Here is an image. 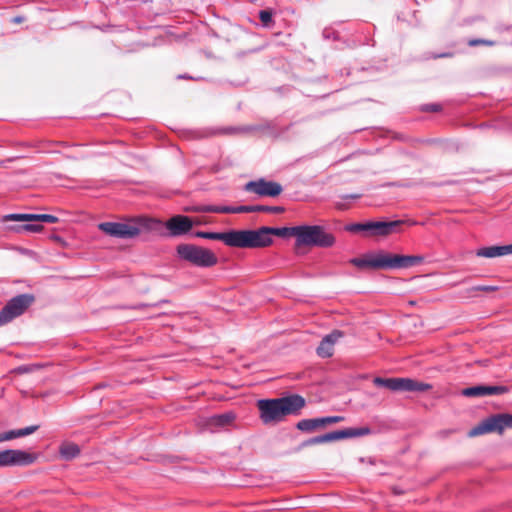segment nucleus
I'll use <instances>...</instances> for the list:
<instances>
[{
    "label": "nucleus",
    "instance_id": "obj_22",
    "mask_svg": "<svg viewBox=\"0 0 512 512\" xmlns=\"http://www.w3.org/2000/svg\"><path fill=\"white\" fill-rule=\"evenodd\" d=\"M188 211L204 212V213H235V207L230 206H213L204 205L195 207L193 209H187Z\"/></svg>",
    "mask_w": 512,
    "mask_h": 512
},
{
    "label": "nucleus",
    "instance_id": "obj_16",
    "mask_svg": "<svg viewBox=\"0 0 512 512\" xmlns=\"http://www.w3.org/2000/svg\"><path fill=\"white\" fill-rule=\"evenodd\" d=\"M507 391L508 389L505 386L478 385L463 389L462 395L466 397H482L488 395L504 394Z\"/></svg>",
    "mask_w": 512,
    "mask_h": 512
},
{
    "label": "nucleus",
    "instance_id": "obj_1",
    "mask_svg": "<svg viewBox=\"0 0 512 512\" xmlns=\"http://www.w3.org/2000/svg\"><path fill=\"white\" fill-rule=\"evenodd\" d=\"M305 405V399L298 394L257 402L260 419L264 424H275L288 415H298Z\"/></svg>",
    "mask_w": 512,
    "mask_h": 512
},
{
    "label": "nucleus",
    "instance_id": "obj_20",
    "mask_svg": "<svg viewBox=\"0 0 512 512\" xmlns=\"http://www.w3.org/2000/svg\"><path fill=\"white\" fill-rule=\"evenodd\" d=\"M80 447L73 442H64L59 447V454L64 460H72L80 455Z\"/></svg>",
    "mask_w": 512,
    "mask_h": 512
},
{
    "label": "nucleus",
    "instance_id": "obj_15",
    "mask_svg": "<svg viewBox=\"0 0 512 512\" xmlns=\"http://www.w3.org/2000/svg\"><path fill=\"white\" fill-rule=\"evenodd\" d=\"M58 218L54 215L50 214H28V213H19V214H8L3 217V221H19V222H47V223H57Z\"/></svg>",
    "mask_w": 512,
    "mask_h": 512
},
{
    "label": "nucleus",
    "instance_id": "obj_10",
    "mask_svg": "<svg viewBox=\"0 0 512 512\" xmlns=\"http://www.w3.org/2000/svg\"><path fill=\"white\" fill-rule=\"evenodd\" d=\"M37 460V455L23 450L7 449L0 451V467L27 466Z\"/></svg>",
    "mask_w": 512,
    "mask_h": 512
},
{
    "label": "nucleus",
    "instance_id": "obj_32",
    "mask_svg": "<svg viewBox=\"0 0 512 512\" xmlns=\"http://www.w3.org/2000/svg\"><path fill=\"white\" fill-rule=\"evenodd\" d=\"M368 222L366 223H355L350 225L347 230L351 232L367 231Z\"/></svg>",
    "mask_w": 512,
    "mask_h": 512
},
{
    "label": "nucleus",
    "instance_id": "obj_8",
    "mask_svg": "<svg viewBox=\"0 0 512 512\" xmlns=\"http://www.w3.org/2000/svg\"><path fill=\"white\" fill-rule=\"evenodd\" d=\"M35 301L32 294H21L11 300L0 311V326L22 315Z\"/></svg>",
    "mask_w": 512,
    "mask_h": 512
},
{
    "label": "nucleus",
    "instance_id": "obj_33",
    "mask_svg": "<svg viewBox=\"0 0 512 512\" xmlns=\"http://www.w3.org/2000/svg\"><path fill=\"white\" fill-rule=\"evenodd\" d=\"M251 212H256V205L235 207V213H251Z\"/></svg>",
    "mask_w": 512,
    "mask_h": 512
},
{
    "label": "nucleus",
    "instance_id": "obj_37",
    "mask_svg": "<svg viewBox=\"0 0 512 512\" xmlns=\"http://www.w3.org/2000/svg\"><path fill=\"white\" fill-rule=\"evenodd\" d=\"M18 370H19L20 372H29V371H31V369H30V368H28V367H20Z\"/></svg>",
    "mask_w": 512,
    "mask_h": 512
},
{
    "label": "nucleus",
    "instance_id": "obj_29",
    "mask_svg": "<svg viewBox=\"0 0 512 512\" xmlns=\"http://www.w3.org/2000/svg\"><path fill=\"white\" fill-rule=\"evenodd\" d=\"M284 208L281 206H265V205H256V212H267V213H283Z\"/></svg>",
    "mask_w": 512,
    "mask_h": 512
},
{
    "label": "nucleus",
    "instance_id": "obj_38",
    "mask_svg": "<svg viewBox=\"0 0 512 512\" xmlns=\"http://www.w3.org/2000/svg\"><path fill=\"white\" fill-rule=\"evenodd\" d=\"M3 441H7L5 432L4 433H0V442H3Z\"/></svg>",
    "mask_w": 512,
    "mask_h": 512
},
{
    "label": "nucleus",
    "instance_id": "obj_4",
    "mask_svg": "<svg viewBox=\"0 0 512 512\" xmlns=\"http://www.w3.org/2000/svg\"><path fill=\"white\" fill-rule=\"evenodd\" d=\"M273 243L267 227L257 230H232V246L237 248H263Z\"/></svg>",
    "mask_w": 512,
    "mask_h": 512
},
{
    "label": "nucleus",
    "instance_id": "obj_13",
    "mask_svg": "<svg viewBox=\"0 0 512 512\" xmlns=\"http://www.w3.org/2000/svg\"><path fill=\"white\" fill-rule=\"evenodd\" d=\"M165 227L171 236H180L188 233L192 229L193 222L187 216L176 215L165 223Z\"/></svg>",
    "mask_w": 512,
    "mask_h": 512
},
{
    "label": "nucleus",
    "instance_id": "obj_11",
    "mask_svg": "<svg viewBox=\"0 0 512 512\" xmlns=\"http://www.w3.org/2000/svg\"><path fill=\"white\" fill-rule=\"evenodd\" d=\"M244 190L260 197H277L282 193L283 187L278 182L260 178L247 182L244 186Z\"/></svg>",
    "mask_w": 512,
    "mask_h": 512
},
{
    "label": "nucleus",
    "instance_id": "obj_21",
    "mask_svg": "<svg viewBox=\"0 0 512 512\" xmlns=\"http://www.w3.org/2000/svg\"><path fill=\"white\" fill-rule=\"evenodd\" d=\"M197 237L210 239V240H221L223 241L227 246H232V231L224 232V233H217V232H197Z\"/></svg>",
    "mask_w": 512,
    "mask_h": 512
},
{
    "label": "nucleus",
    "instance_id": "obj_27",
    "mask_svg": "<svg viewBox=\"0 0 512 512\" xmlns=\"http://www.w3.org/2000/svg\"><path fill=\"white\" fill-rule=\"evenodd\" d=\"M296 427H297V429L304 431V432H312L319 428L316 418L300 420L297 423Z\"/></svg>",
    "mask_w": 512,
    "mask_h": 512
},
{
    "label": "nucleus",
    "instance_id": "obj_19",
    "mask_svg": "<svg viewBox=\"0 0 512 512\" xmlns=\"http://www.w3.org/2000/svg\"><path fill=\"white\" fill-rule=\"evenodd\" d=\"M512 254V244L504 246L482 247L476 251V256L494 258Z\"/></svg>",
    "mask_w": 512,
    "mask_h": 512
},
{
    "label": "nucleus",
    "instance_id": "obj_36",
    "mask_svg": "<svg viewBox=\"0 0 512 512\" xmlns=\"http://www.w3.org/2000/svg\"><path fill=\"white\" fill-rule=\"evenodd\" d=\"M24 21V18L22 16H16L12 19V22L15 24H20Z\"/></svg>",
    "mask_w": 512,
    "mask_h": 512
},
{
    "label": "nucleus",
    "instance_id": "obj_35",
    "mask_svg": "<svg viewBox=\"0 0 512 512\" xmlns=\"http://www.w3.org/2000/svg\"><path fill=\"white\" fill-rule=\"evenodd\" d=\"M423 110L427 112H438L441 110V106L438 104H428L424 106Z\"/></svg>",
    "mask_w": 512,
    "mask_h": 512
},
{
    "label": "nucleus",
    "instance_id": "obj_39",
    "mask_svg": "<svg viewBox=\"0 0 512 512\" xmlns=\"http://www.w3.org/2000/svg\"><path fill=\"white\" fill-rule=\"evenodd\" d=\"M450 56H451V54H448V53L441 55V57H450Z\"/></svg>",
    "mask_w": 512,
    "mask_h": 512
},
{
    "label": "nucleus",
    "instance_id": "obj_31",
    "mask_svg": "<svg viewBox=\"0 0 512 512\" xmlns=\"http://www.w3.org/2000/svg\"><path fill=\"white\" fill-rule=\"evenodd\" d=\"M498 290V287L497 286H490V285H479V286H474L472 288H470L468 291L469 292H477V291H480V292H495Z\"/></svg>",
    "mask_w": 512,
    "mask_h": 512
},
{
    "label": "nucleus",
    "instance_id": "obj_26",
    "mask_svg": "<svg viewBox=\"0 0 512 512\" xmlns=\"http://www.w3.org/2000/svg\"><path fill=\"white\" fill-rule=\"evenodd\" d=\"M10 229L16 233H39L44 229V227L41 224L27 223L12 226Z\"/></svg>",
    "mask_w": 512,
    "mask_h": 512
},
{
    "label": "nucleus",
    "instance_id": "obj_23",
    "mask_svg": "<svg viewBox=\"0 0 512 512\" xmlns=\"http://www.w3.org/2000/svg\"><path fill=\"white\" fill-rule=\"evenodd\" d=\"M39 429L38 425L28 426L22 429L10 430L5 432L7 441L30 435Z\"/></svg>",
    "mask_w": 512,
    "mask_h": 512
},
{
    "label": "nucleus",
    "instance_id": "obj_7",
    "mask_svg": "<svg viewBox=\"0 0 512 512\" xmlns=\"http://www.w3.org/2000/svg\"><path fill=\"white\" fill-rule=\"evenodd\" d=\"M373 383L378 387H384L393 392H424L432 389V385L411 378L375 377Z\"/></svg>",
    "mask_w": 512,
    "mask_h": 512
},
{
    "label": "nucleus",
    "instance_id": "obj_12",
    "mask_svg": "<svg viewBox=\"0 0 512 512\" xmlns=\"http://www.w3.org/2000/svg\"><path fill=\"white\" fill-rule=\"evenodd\" d=\"M161 227L160 221L147 216L130 217V238L159 231Z\"/></svg>",
    "mask_w": 512,
    "mask_h": 512
},
{
    "label": "nucleus",
    "instance_id": "obj_17",
    "mask_svg": "<svg viewBox=\"0 0 512 512\" xmlns=\"http://www.w3.org/2000/svg\"><path fill=\"white\" fill-rule=\"evenodd\" d=\"M343 337V332L334 330L326 335L317 348V354L322 358L331 357L334 353V344Z\"/></svg>",
    "mask_w": 512,
    "mask_h": 512
},
{
    "label": "nucleus",
    "instance_id": "obj_34",
    "mask_svg": "<svg viewBox=\"0 0 512 512\" xmlns=\"http://www.w3.org/2000/svg\"><path fill=\"white\" fill-rule=\"evenodd\" d=\"M493 43L491 41L483 40V39H473L469 41L470 46H477V45H492Z\"/></svg>",
    "mask_w": 512,
    "mask_h": 512
},
{
    "label": "nucleus",
    "instance_id": "obj_18",
    "mask_svg": "<svg viewBox=\"0 0 512 512\" xmlns=\"http://www.w3.org/2000/svg\"><path fill=\"white\" fill-rule=\"evenodd\" d=\"M98 228L112 237H128V224L126 223L103 222L98 225Z\"/></svg>",
    "mask_w": 512,
    "mask_h": 512
},
{
    "label": "nucleus",
    "instance_id": "obj_6",
    "mask_svg": "<svg viewBox=\"0 0 512 512\" xmlns=\"http://www.w3.org/2000/svg\"><path fill=\"white\" fill-rule=\"evenodd\" d=\"M505 429H512V414L509 413H500L494 414L483 421H481L478 425L473 427L469 432V437H476L479 435L487 434V433H498L503 434Z\"/></svg>",
    "mask_w": 512,
    "mask_h": 512
},
{
    "label": "nucleus",
    "instance_id": "obj_25",
    "mask_svg": "<svg viewBox=\"0 0 512 512\" xmlns=\"http://www.w3.org/2000/svg\"><path fill=\"white\" fill-rule=\"evenodd\" d=\"M234 419L235 416L232 413L215 415L209 419V425L215 427H223L232 423Z\"/></svg>",
    "mask_w": 512,
    "mask_h": 512
},
{
    "label": "nucleus",
    "instance_id": "obj_30",
    "mask_svg": "<svg viewBox=\"0 0 512 512\" xmlns=\"http://www.w3.org/2000/svg\"><path fill=\"white\" fill-rule=\"evenodd\" d=\"M259 19L264 26H269L272 22V11L271 10H261L259 12Z\"/></svg>",
    "mask_w": 512,
    "mask_h": 512
},
{
    "label": "nucleus",
    "instance_id": "obj_5",
    "mask_svg": "<svg viewBox=\"0 0 512 512\" xmlns=\"http://www.w3.org/2000/svg\"><path fill=\"white\" fill-rule=\"evenodd\" d=\"M176 250L181 259L195 266L211 267L216 265L218 261L211 250L193 244H180Z\"/></svg>",
    "mask_w": 512,
    "mask_h": 512
},
{
    "label": "nucleus",
    "instance_id": "obj_28",
    "mask_svg": "<svg viewBox=\"0 0 512 512\" xmlns=\"http://www.w3.org/2000/svg\"><path fill=\"white\" fill-rule=\"evenodd\" d=\"M318 427H324L328 424L338 423L344 420L343 416H328L323 418H316Z\"/></svg>",
    "mask_w": 512,
    "mask_h": 512
},
{
    "label": "nucleus",
    "instance_id": "obj_2",
    "mask_svg": "<svg viewBox=\"0 0 512 512\" xmlns=\"http://www.w3.org/2000/svg\"><path fill=\"white\" fill-rule=\"evenodd\" d=\"M424 261L420 255H399L380 251L365 258H353L350 263L358 268L399 269L408 268Z\"/></svg>",
    "mask_w": 512,
    "mask_h": 512
},
{
    "label": "nucleus",
    "instance_id": "obj_24",
    "mask_svg": "<svg viewBox=\"0 0 512 512\" xmlns=\"http://www.w3.org/2000/svg\"><path fill=\"white\" fill-rule=\"evenodd\" d=\"M267 229H268L269 237L274 235V236H278V237L294 236L296 238L298 226L281 227V228L267 227Z\"/></svg>",
    "mask_w": 512,
    "mask_h": 512
},
{
    "label": "nucleus",
    "instance_id": "obj_9",
    "mask_svg": "<svg viewBox=\"0 0 512 512\" xmlns=\"http://www.w3.org/2000/svg\"><path fill=\"white\" fill-rule=\"evenodd\" d=\"M371 429L367 426L360 428H346L343 430L332 431L324 435L313 437L303 443V446L318 445L333 441H338L345 438H353L369 435Z\"/></svg>",
    "mask_w": 512,
    "mask_h": 512
},
{
    "label": "nucleus",
    "instance_id": "obj_3",
    "mask_svg": "<svg viewBox=\"0 0 512 512\" xmlns=\"http://www.w3.org/2000/svg\"><path fill=\"white\" fill-rule=\"evenodd\" d=\"M335 243V237L325 231L319 225H302L298 226L296 247L300 246H317V247H331Z\"/></svg>",
    "mask_w": 512,
    "mask_h": 512
},
{
    "label": "nucleus",
    "instance_id": "obj_14",
    "mask_svg": "<svg viewBox=\"0 0 512 512\" xmlns=\"http://www.w3.org/2000/svg\"><path fill=\"white\" fill-rule=\"evenodd\" d=\"M403 224L401 220L395 221H376V222H368L367 231H370L372 235L375 236H388L392 233L397 232V228H399Z\"/></svg>",
    "mask_w": 512,
    "mask_h": 512
}]
</instances>
